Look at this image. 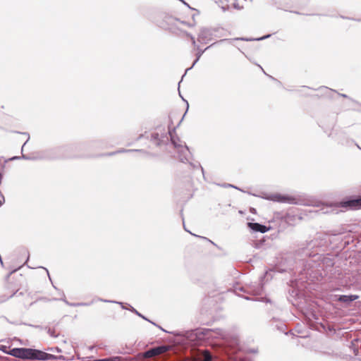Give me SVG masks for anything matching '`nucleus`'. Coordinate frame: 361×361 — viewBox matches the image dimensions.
I'll return each mask as SVG.
<instances>
[{
  "mask_svg": "<svg viewBox=\"0 0 361 361\" xmlns=\"http://www.w3.org/2000/svg\"><path fill=\"white\" fill-rule=\"evenodd\" d=\"M329 240L325 234H319L313 239L300 242L294 251L295 259L302 260L308 258L304 265V271L310 277H316L322 274V270L331 268L334 264L333 258L319 255L328 245Z\"/></svg>",
  "mask_w": 361,
  "mask_h": 361,
  "instance_id": "obj_1",
  "label": "nucleus"
},
{
  "mask_svg": "<svg viewBox=\"0 0 361 361\" xmlns=\"http://www.w3.org/2000/svg\"><path fill=\"white\" fill-rule=\"evenodd\" d=\"M176 336H182L191 343L198 342L204 339L225 338L226 332L220 329H196L173 334Z\"/></svg>",
  "mask_w": 361,
  "mask_h": 361,
  "instance_id": "obj_2",
  "label": "nucleus"
},
{
  "mask_svg": "<svg viewBox=\"0 0 361 361\" xmlns=\"http://www.w3.org/2000/svg\"><path fill=\"white\" fill-rule=\"evenodd\" d=\"M153 22L159 27L164 29H170L175 25L176 19L172 16L163 12H157L155 14Z\"/></svg>",
  "mask_w": 361,
  "mask_h": 361,
  "instance_id": "obj_3",
  "label": "nucleus"
},
{
  "mask_svg": "<svg viewBox=\"0 0 361 361\" xmlns=\"http://www.w3.org/2000/svg\"><path fill=\"white\" fill-rule=\"evenodd\" d=\"M170 130H166L164 127H159L151 133L150 140L157 146H160L169 141Z\"/></svg>",
  "mask_w": 361,
  "mask_h": 361,
  "instance_id": "obj_4",
  "label": "nucleus"
},
{
  "mask_svg": "<svg viewBox=\"0 0 361 361\" xmlns=\"http://www.w3.org/2000/svg\"><path fill=\"white\" fill-rule=\"evenodd\" d=\"M32 348H14L10 350L8 354L17 358L32 360Z\"/></svg>",
  "mask_w": 361,
  "mask_h": 361,
  "instance_id": "obj_5",
  "label": "nucleus"
},
{
  "mask_svg": "<svg viewBox=\"0 0 361 361\" xmlns=\"http://www.w3.org/2000/svg\"><path fill=\"white\" fill-rule=\"evenodd\" d=\"M264 199L280 203L295 204V199L288 195L274 193L263 197Z\"/></svg>",
  "mask_w": 361,
  "mask_h": 361,
  "instance_id": "obj_6",
  "label": "nucleus"
},
{
  "mask_svg": "<svg viewBox=\"0 0 361 361\" xmlns=\"http://www.w3.org/2000/svg\"><path fill=\"white\" fill-rule=\"evenodd\" d=\"M224 351V355H221V361H249L245 358H240L233 355L236 350H232V352H229L227 348L222 349Z\"/></svg>",
  "mask_w": 361,
  "mask_h": 361,
  "instance_id": "obj_7",
  "label": "nucleus"
},
{
  "mask_svg": "<svg viewBox=\"0 0 361 361\" xmlns=\"http://www.w3.org/2000/svg\"><path fill=\"white\" fill-rule=\"evenodd\" d=\"M54 355L47 353L39 350L33 349L32 360L45 361L54 360Z\"/></svg>",
  "mask_w": 361,
  "mask_h": 361,
  "instance_id": "obj_8",
  "label": "nucleus"
},
{
  "mask_svg": "<svg viewBox=\"0 0 361 361\" xmlns=\"http://www.w3.org/2000/svg\"><path fill=\"white\" fill-rule=\"evenodd\" d=\"M270 324L274 329L279 331L286 334V325L282 320L273 317L270 320Z\"/></svg>",
  "mask_w": 361,
  "mask_h": 361,
  "instance_id": "obj_9",
  "label": "nucleus"
},
{
  "mask_svg": "<svg viewBox=\"0 0 361 361\" xmlns=\"http://www.w3.org/2000/svg\"><path fill=\"white\" fill-rule=\"evenodd\" d=\"M176 151L178 153V157L181 162H185L189 160L190 157V152L185 144H184V146Z\"/></svg>",
  "mask_w": 361,
  "mask_h": 361,
  "instance_id": "obj_10",
  "label": "nucleus"
},
{
  "mask_svg": "<svg viewBox=\"0 0 361 361\" xmlns=\"http://www.w3.org/2000/svg\"><path fill=\"white\" fill-rule=\"evenodd\" d=\"M247 226L250 230L261 233H264L269 231V228L265 225L259 223L249 222L247 223Z\"/></svg>",
  "mask_w": 361,
  "mask_h": 361,
  "instance_id": "obj_11",
  "label": "nucleus"
},
{
  "mask_svg": "<svg viewBox=\"0 0 361 361\" xmlns=\"http://www.w3.org/2000/svg\"><path fill=\"white\" fill-rule=\"evenodd\" d=\"M248 288L249 290L247 292L252 293L254 295H259L264 290V286L261 283H255L254 284H252Z\"/></svg>",
  "mask_w": 361,
  "mask_h": 361,
  "instance_id": "obj_12",
  "label": "nucleus"
},
{
  "mask_svg": "<svg viewBox=\"0 0 361 361\" xmlns=\"http://www.w3.org/2000/svg\"><path fill=\"white\" fill-rule=\"evenodd\" d=\"M341 206L343 207L357 208L361 206V197L342 202Z\"/></svg>",
  "mask_w": 361,
  "mask_h": 361,
  "instance_id": "obj_13",
  "label": "nucleus"
},
{
  "mask_svg": "<svg viewBox=\"0 0 361 361\" xmlns=\"http://www.w3.org/2000/svg\"><path fill=\"white\" fill-rule=\"evenodd\" d=\"M357 295H341L338 296L337 300L346 304L347 305L358 298Z\"/></svg>",
  "mask_w": 361,
  "mask_h": 361,
  "instance_id": "obj_14",
  "label": "nucleus"
},
{
  "mask_svg": "<svg viewBox=\"0 0 361 361\" xmlns=\"http://www.w3.org/2000/svg\"><path fill=\"white\" fill-rule=\"evenodd\" d=\"M212 32L207 28H202L198 35V41L201 43L206 42V41L210 39Z\"/></svg>",
  "mask_w": 361,
  "mask_h": 361,
  "instance_id": "obj_15",
  "label": "nucleus"
},
{
  "mask_svg": "<svg viewBox=\"0 0 361 361\" xmlns=\"http://www.w3.org/2000/svg\"><path fill=\"white\" fill-rule=\"evenodd\" d=\"M151 349V353L153 356L159 355L164 353L170 350V346L167 345H161L157 347H154Z\"/></svg>",
  "mask_w": 361,
  "mask_h": 361,
  "instance_id": "obj_16",
  "label": "nucleus"
},
{
  "mask_svg": "<svg viewBox=\"0 0 361 361\" xmlns=\"http://www.w3.org/2000/svg\"><path fill=\"white\" fill-rule=\"evenodd\" d=\"M170 137L171 142L173 147L178 150L185 144L184 142L180 140L179 137L173 135L172 133L170 131L169 134V138Z\"/></svg>",
  "mask_w": 361,
  "mask_h": 361,
  "instance_id": "obj_17",
  "label": "nucleus"
},
{
  "mask_svg": "<svg viewBox=\"0 0 361 361\" xmlns=\"http://www.w3.org/2000/svg\"><path fill=\"white\" fill-rule=\"evenodd\" d=\"M142 152V153H144V154H147V152L143 149H118L116 152H109L107 154L108 156H112V155H115V154H119V153H125V152Z\"/></svg>",
  "mask_w": 361,
  "mask_h": 361,
  "instance_id": "obj_18",
  "label": "nucleus"
},
{
  "mask_svg": "<svg viewBox=\"0 0 361 361\" xmlns=\"http://www.w3.org/2000/svg\"><path fill=\"white\" fill-rule=\"evenodd\" d=\"M333 212V208L331 205L328 204H322L321 208L319 210H316L315 212H319L321 214H329Z\"/></svg>",
  "mask_w": 361,
  "mask_h": 361,
  "instance_id": "obj_19",
  "label": "nucleus"
},
{
  "mask_svg": "<svg viewBox=\"0 0 361 361\" xmlns=\"http://www.w3.org/2000/svg\"><path fill=\"white\" fill-rule=\"evenodd\" d=\"M212 360L213 356L207 350L202 352L199 357L200 361H212Z\"/></svg>",
  "mask_w": 361,
  "mask_h": 361,
  "instance_id": "obj_20",
  "label": "nucleus"
},
{
  "mask_svg": "<svg viewBox=\"0 0 361 361\" xmlns=\"http://www.w3.org/2000/svg\"><path fill=\"white\" fill-rule=\"evenodd\" d=\"M271 37V35H267L262 37L256 38V39H249V38H245V37H240V38H235L234 40H243V41H252V40H257L260 41L265 39H267Z\"/></svg>",
  "mask_w": 361,
  "mask_h": 361,
  "instance_id": "obj_21",
  "label": "nucleus"
},
{
  "mask_svg": "<svg viewBox=\"0 0 361 361\" xmlns=\"http://www.w3.org/2000/svg\"><path fill=\"white\" fill-rule=\"evenodd\" d=\"M130 307L128 308V310L135 313L136 315H137L138 317H141L142 319L147 321V322H150V320L149 319H147L146 317H145L144 315H142L141 313H140L137 310H135L133 307L129 305Z\"/></svg>",
  "mask_w": 361,
  "mask_h": 361,
  "instance_id": "obj_22",
  "label": "nucleus"
},
{
  "mask_svg": "<svg viewBox=\"0 0 361 361\" xmlns=\"http://www.w3.org/2000/svg\"><path fill=\"white\" fill-rule=\"evenodd\" d=\"M204 50H199V51L197 52V58L194 61L192 65L191 66V67L188 68L186 69L185 71V73L187 71H188L189 70L192 69L193 68V66L196 64V63L199 61L200 58L201 57L202 54L204 53Z\"/></svg>",
  "mask_w": 361,
  "mask_h": 361,
  "instance_id": "obj_23",
  "label": "nucleus"
},
{
  "mask_svg": "<svg viewBox=\"0 0 361 361\" xmlns=\"http://www.w3.org/2000/svg\"><path fill=\"white\" fill-rule=\"evenodd\" d=\"M62 295H63V298H61L60 300L63 301L67 305L71 306V307H78V302L74 303V302H68L66 300L65 295L63 292H62Z\"/></svg>",
  "mask_w": 361,
  "mask_h": 361,
  "instance_id": "obj_24",
  "label": "nucleus"
},
{
  "mask_svg": "<svg viewBox=\"0 0 361 361\" xmlns=\"http://www.w3.org/2000/svg\"><path fill=\"white\" fill-rule=\"evenodd\" d=\"M98 300L104 302L116 303V304L120 305L123 309H127L126 306H124L123 303L121 302H117V301H114V300H105V299H102V298H99Z\"/></svg>",
  "mask_w": 361,
  "mask_h": 361,
  "instance_id": "obj_25",
  "label": "nucleus"
},
{
  "mask_svg": "<svg viewBox=\"0 0 361 361\" xmlns=\"http://www.w3.org/2000/svg\"><path fill=\"white\" fill-rule=\"evenodd\" d=\"M98 300L104 302L116 303V304L120 305L123 309H127L126 306H124L123 303L121 302H117V301H114V300H105V299H102V298H99Z\"/></svg>",
  "mask_w": 361,
  "mask_h": 361,
  "instance_id": "obj_26",
  "label": "nucleus"
},
{
  "mask_svg": "<svg viewBox=\"0 0 361 361\" xmlns=\"http://www.w3.org/2000/svg\"><path fill=\"white\" fill-rule=\"evenodd\" d=\"M25 159V160H30L32 158L27 156V155H25V154H22L21 157H13L12 158L10 159V160H17V159Z\"/></svg>",
  "mask_w": 361,
  "mask_h": 361,
  "instance_id": "obj_27",
  "label": "nucleus"
},
{
  "mask_svg": "<svg viewBox=\"0 0 361 361\" xmlns=\"http://www.w3.org/2000/svg\"><path fill=\"white\" fill-rule=\"evenodd\" d=\"M142 357L144 358H149V357H152V353H151V349L145 351L143 355H142Z\"/></svg>",
  "mask_w": 361,
  "mask_h": 361,
  "instance_id": "obj_28",
  "label": "nucleus"
},
{
  "mask_svg": "<svg viewBox=\"0 0 361 361\" xmlns=\"http://www.w3.org/2000/svg\"><path fill=\"white\" fill-rule=\"evenodd\" d=\"M107 361H121L123 358L119 356H114L111 357L106 358Z\"/></svg>",
  "mask_w": 361,
  "mask_h": 361,
  "instance_id": "obj_29",
  "label": "nucleus"
},
{
  "mask_svg": "<svg viewBox=\"0 0 361 361\" xmlns=\"http://www.w3.org/2000/svg\"><path fill=\"white\" fill-rule=\"evenodd\" d=\"M47 334L51 336V337H54V338H56L58 336L57 334H55V331L51 329H48L47 330Z\"/></svg>",
  "mask_w": 361,
  "mask_h": 361,
  "instance_id": "obj_30",
  "label": "nucleus"
},
{
  "mask_svg": "<svg viewBox=\"0 0 361 361\" xmlns=\"http://www.w3.org/2000/svg\"><path fill=\"white\" fill-rule=\"evenodd\" d=\"M190 164L193 167V168H195V167H200V169H201V171L202 173V175L203 176H204V169L202 168V166L200 165V163H197V164H194L192 163H190Z\"/></svg>",
  "mask_w": 361,
  "mask_h": 361,
  "instance_id": "obj_31",
  "label": "nucleus"
},
{
  "mask_svg": "<svg viewBox=\"0 0 361 361\" xmlns=\"http://www.w3.org/2000/svg\"><path fill=\"white\" fill-rule=\"evenodd\" d=\"M221 186L224 187V188H235L237 190H240L236 186H235V185H233L232 184H230V183H224V184L221 185Z\"/></svg>",
  "mask_w": 361,
  "mask_h": 361,
  "instance_id": "obj_32",
  "label": "nucleus"
},
{
  "mask_svg": "<svg viewBox=\"0 0 361 361\" xmlns=\"http://www.w3.org/2000/svg\"><path fill=\"white\" fill-rule=\"evenodd\" d=\"M340 18H343V19H348V20H355V21H361V20H360V19H355L353 18L346 17V16H344L342 15L340 16Z\"/></svg>",
  "mask_w": 361,
  "mask_h": 361,
  "instance_id": "obj_33",
  "label": "nucleus"
},
{
  "mask_svg": "<svg viewBox=\"0 0 361 361\" xmlns=\"http://www.w3.org/2000/svg\"><path fill=\"white\" fill-rule=\"evenodd\" d=\"M54 360H66L67 358L63 355H54Z\"/></svg>",
  "mask_w": 361,
  "mask_h": 361,
  "instance_id": "obj_34",
  "label": "nucleus"
},
{
  "mask_svg": "<svg viewBox=\"0 0 361 361\" xmlns=\"http://www.w3.org/2000/svg\"><path fill=\"white\" fill-rule=\"evenodd\" d=\"M257 300L264 302L267 303H268V302L271 303V301L270 300V299H269L267 298H261L260 299H257Z\"/></svg>",
  "mask_w": 361,
  "mask_h": 361,
  "instance_id": "obj_35",
  "label": "nucleus"
},
{
  "mask_svg": "<svg viewBox=\"0 0 361 361\" xmlns=\"http://www.w3.org/2000/svg\"><path fill=\"white\" fill-rule=\"evenodd\" d=\"M23 135H27V140L25 141V142L23 144V145L22 146V148H21V152H23V148H24L25 145H26V143L28 142V140H29V139H30V135H29V133H23Z\"/></svg>",
  "mask_w": 361,
  "mask_h": 361,
  "instance_id": "obj_36",
  "label": "nucleus"
},
{
  "mask_svg": "<svg viewBox=\"0 0 361 361\" xmlns=\"http://www.w3.org/2000/svg\"><path fill=\"white\" fill-rule=\"evenodd\" d=\"M93 303V301L90 302H78V307L81 306H88Z\"/></svg>",
  "mask_w": 361,
  "mask_h": 361,
  "instance_id": "obj_37",
  "label": "nucleus"
},
{
  "mask_svg": "<svg viewBox=\"0 0 361 361\" xmlns=\"http://www.w3.org/2000/svg\"><path fill=\"white\" fill-rule=\"evenodd\" d=\"M66 149V147L61 146V147H57L56 150L59 151V152H62V151H64Z\"/></svg>",
  "mask_w": 361,
  "mask_h": 361,
  "instance_id": "obj_38",
  "label": "nucleus"
},
{
  "mask_svg": "<svg viewBox=\"0 0 361 361\" xmlns=\"http://www.w3.org/2000/svg\"><path fill=\"white\" fill-rule=\"evenodd\" d=\"M150 322L151 324H152L153 325H154V326H157L159 329H161L162 331H165V332H167V331H165L162 327H161L159 325H158V324H155L154 322H152L151 320H150V322Z\"/></svg>",
  "mask_w": 361,
  "mask_h": 361,
  "instance_id": "obj_39",
  "label": "nucleus"
},
{
  "mask_svg": "<svg viewBox=\"0 0 361 361\" xmlns=\"http://www.w3.org/2000/svg\"><path fill=\"white\" fill-rule=\"evenodd\" d=\"M248 351L251 353H257L258 352L257 349L255 348L249 349Z\"/></svg>",
  "mask_w": 361,
  "mask_h": 361,
  "instance_id": "obj_40",
  "label": "nucleus"
},
{
  "mask_svg": "<svg viewBox=\"0 0 361 361\" xmlns=\"http://www.w3.org/2000/svg\"><path fill=\"white\" fill-rule=\"evenodd\" d=\"M233 7H234L235 8L238 9V10L241 9V7H240V6H238V4H235H235H233Z\"/></svg>",
  "mask_w": 361,
  "mask_h": 361,
  "instance_id": "obj_41",
  "label": "nucleus"
},
{
  "mask_svg": "<svg viewBox=\"0 0 361 361\" xmlns=\"http://www.w3.org/2000/svg\"><path fill=\"white\" fill-rule=\"evenodd\" d=\"M8 299V297H4L1 300H0V304L1 302H4L6 301Z\"/></svg>",
  "mask_w": 361,
  "mask_h": 361,
  "instance_id": "obj_42",
  "label": "nucleus"
},
{
  "mask_svg": "<svg viewBox=\"0 0 361 361\" xmlns=\"http://www.w3.org/2000/svg\"><path fill=\"white\" fill-rule=\"evenodd\" d=\"M190 39H191V41H192V44H195V37L193 36H190Z\"/></svg>",
  "mask_w": 361,
  "mask_h": 361,
  "instance_id": "obj_43",
  "label": "nucleus"
},
{
  "mask_svg": "<svg viewBox=\"0 0 361 361\" xmlns=\"http://www.w3.org/2000/svg\"><path fill=\"white\" fill-rule=\"evenodd\" d=\"M3 178H4V175L2 173H0V185L2 183V180H3Z\"/></svg>",
  "mask_w": 361,
  "mask_h": 361,
  "instance_id": "obj_44",
  "label": "nucleus"
},
{
  "mask_svg": "<svg viewBox=\"0 0 361 361\" xmlns=\"http://www.w3.org/2000/svg\"><path fill=\"white\" fill-rule=\"evenodd\" d=\"M6 346H4V345H1V346L0 347V350H2V351H4V352H6Z\"/></svg>",
  "mask_w": 361,
  "mask_h": 361,
  "instance_id": "obj_45",
  "label": "nucleus"
},
{
  "mask_svg": "<svg viewBox=\"0 0 361 361\" xmlns=\"http://www.w3.org/2000/svg\"><path fill=\"white\" fill-rule=\"evenodd\" d=\"M339 95L343 98H349V97L345 94H339Z\"/></svg>",
  "mask_w": 361,
  "mask_h": 361,
  "instance_id": "obj_46",
  "label": "nucleus"
},
{
  "mask_svg": "<svg viewBox=\"0 0 361 361\" xmlns=\"http://www.w3.org/2000/svg\"><path fill=\"white\" fill-rule=\"evenodd\" d=\"M18 269H13V271H11L9 273V274L8 275V277L11 274H13L14 272H16Z\"/></svg>",
  "mask_w": 361,
  "mask_h": 361,
  "instance_id": "obj_47",
  "label": "nucleus"
},
{
  "mask_svg": "<svg viewBox=\"0 0 361 361\" xmlns=\"http://www.w3.org/2000/svg\"><path fill=\"white\" fill-rule=\"evenodd\" d=\"M55 350H56V352H59V353L61 352V350L60 348H59L58 347H56V348H55Z\"/></svg>",
  "mask_w": 361,
  "mask_h": 361,
  "instance_id": "obj_48",
  "label": "nucleus"
},
{
  "mask_svg": "<svg viewBox=\"0 0 361 361\" xmlns=\"http://www.w3.org/2000/svg\"><path fill=\"white\" fill-rule=\"evenodd\" d=\"M142 137H143L142 134L140 135L139 137H137V140H140Z\"/></svg>",
  "mask_w": 361,
  "mask_h": 361,
  "instance_id": "obj_49",
  "label": "nucleus"
},
{
  "mask_svg": "<svg viewBox=\"0 0 361 361\" xmlns=\"http://www.w3.org/2000/svg\"><path fill=\"white\" fill-rule=\"evenodd\" d=\"M229 39H221L219 41V42H226V41H228Z\"/></svg>",
  "mask_w": 361,
  "mask_h": 361,
  "instance_id": "obj_50",
  "label": "nucleus"
},
{
  "mask_svg": "<svg viewBox=\"0 0 361 361\" xmlns=\"http://www.w3.org/2000/svg\"><path fill=\"white\" fill-rule=\"evenodd\" d=\"M244 298L247 300H251V298L248 296H245Z\"/></svg>",
  "mask_w": 361,
  "mask_h": 361,
  "instance_id": "obj_51",
  "label": "nucleus"
},
{
  "mask_svg": "<svg viewBox=\"0 0 361 361\" xmlns=\"http://www.w3.org/2000/svg\"><path fill=\"white\" fill-rule=\"evenodd\" d=\"M356 146L357 147L358 149H361V147L357 145V144H355Z\"/></svg>",
  "mask_w": 361,
  "mask_h": 361,
  "instance_id": "obj_52",
  "label": "nucleus"
},
{
  "mask_svg": "<svg viewBox=\"0 0 361 361\" xmlns=\"http://www.w3.org/2000/svg\"><path fill=\"white\" fill-rule=\"evenodd\" d=\"M14 294H16V292H14V293L11 295L9 298H12L14 295Z\"/></svg>",
  "mask_w": 361,
  "mask_h": 361,
  "instance_id": "obj_53",
  "label": "nucleus"
},
{
  "mask_svg": "<svg viewBox=\"0 0 361 361\" xmlns=\"http://www.w3.org/2000/svg\"><path fill=\"white\" fill-rule=\"evenodd\" d=\"M49 350H51V351H54V348H49Z\"/></svg>",
  "mask_w": 361,
  "mask_h": 361,
  "instance_id": "obj_54",
  "label": "nucleus"
},
{
  "mask_svg": "<svg viewBox=\"0 0 361 361\" xmlns=\"http://www.w3.org/2000/svg\"><path fill=\"white\" fill-rule=\"evenodd\" d=\"M271 79L274 80H277L276 78H274V77L272 76H270Z\"/></svg>",
  "mask_w": 361,
  "mask_h": 361,
  "instance_id": "obj_55",
  "label": "nucleus"
},
{
  "mask_svg": "<svg viewBox=\"0 0 361 361\" xmlns=\"http://www.w3.org/2000/svg\"><path fill=\"white\" fill-rule=\"evenodd\" d=\"M3 204V202L0 200V207Z\"/></svg>",
  "mask_w": 361,
  "mask_h": 361,
  "instance_id": "obj_56",
  "label": "nucleus"
},
{
  "mask_svg": "<svg viewBox=\"0 0 361 361\" xmlns=\"http://www.w3.org/2000/svg\"><path fill=\"white\" fill-rule=\"evenodd\" d=\"M184 116H185V114L183 115V118H181V120H180V122H181V121H182V120H183Z\"/></svg>",
  "mask_w": 361,
  "mask_h": 361,
  "instance_id": "obj_57",
  "label": "nucleus"
},
{
  "mask_svg": "<svg viewBox=\"0 0 361 361\" xmlns=\"http://www.w3.org/2000/svg\"><path fill=\"white\" fill-rule=\"evenodd\" d=\"M259 67L260 68V69H262L263 71V68L261 66L259 65Z\"/></svg>",
  "mask_w": 361,
  "mask_h": 361,
  "instance_id": "obj_58",
  "label": "nucleus"
},
{
  "mask_svg": "<svg viewBox=\"0 0 361 361\" xmlns=\"http://www.w3.org/2000/svg\"><path fill=\"white\" fill-rule=\"evenodd\" d=\"M211 46L206 47V49L204 50L208 49Z\"/></svg>",
  "mask_w": 361,
  "mask_h": 361,
  "instance_id": "obj_59",
  "label": "nucleus"
},
{
  "mask_svg": "<svg viewBox=\"0 0 361 361\" xmlns=\"http://www.w3.org/2000/svg\"><path fill=\"white\" fill-rule=\"evenodd\" d=\"M240 290H241L242 291H245V290H244V288H240Z\"/></svg>",
  "mask_w": 361,
  "mask_h": 361,
  "instance_id": "obj_60",
  "label": "nucleus"
}]
</instances>
